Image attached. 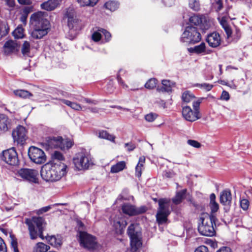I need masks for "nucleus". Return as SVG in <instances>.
<instances>
[{"mask_svg": "<svg viewBox=\"0 0 252 252\" xmlns=\"http://www.w3.org/2000/svg\"><path fill=\"white\" fill-rule=\"evenodd\" d=\"M182 115L186 120L190 122H194L201 118V115H198L197 112L192 111L189 106L183 108Z\"/></svg>", "mask_w": 252, "mask_h": 252, "instance_id": "17", "label": "nucleus"}, {"mask_svg": "<svg viewBox=\"0 0 252 252\" xmlns=\"http://www.w3.org/2000/svg\"><path fill=\"white\" fill-rule=\"evenodd\" d=\"M125 147H127V151H132L136 147L135 145L132 143H127L125 144Z\"/></svg>", "mask_w": 252, "mask_h": 252, "instance_id": "63", "label": "nucleus"}, {"mask_svg": "<svg viewBox=\"0 0 252 252\" xmlns=\"http://www.w3.org/2000/svg\"><path fill=\"white\" fill-rule=\"evenodd\" d=\"M201 39L200 33L197 28L192 26L187 27L181 37V41L186 44H195Z\"/></svg>", "mask_w": 252, "mask_h": 252, "instance_id": "6", "label": "nucleus"}, {"mask_svg": "<svg viewBox=\"0 0 252 252\" xmlns=\"http://www.w3.org/2000/svg\"><path fill=\"white\" fill-rule=\"evenodd\" d=\"M216 252H232L231 249L228 247H223L220 248Z\"/></svg>", "mask_w": 252, "mask_h": 252, "instance_id": "64", "label": "nucleus"}, {"mask_svg": "<svg viewBox=\"0 0 252 252\" xmlns=\"http://www.w3.org/2000/svg\"><path fill=\"white\" fill-rule=\"evenodd\" d=\"M51 208V206L49 205L47 206H45L41 208L37 211V214L40 215L44 213L48 212Z\"/></svg>", "mask_w": 252, "mask_h": 252, "instance_id": "60", "label": "nucleus"}, {"mask_svg": "<svg viewBox=\"0 0 252 252\" xmlns=\"http://www.w3.org/2000/svg\"><path fill=\"white\" fill-rule=\"evenodd\" d=\"M25 224L28 226L30 239L36 240L38 237L44 239L43 232L44 230L45 223L41 217H32L25 219Z\"/></svg>", "mask_w": 252, "mask_h": 252, "instance_id": "2", "label": "nucleus"}, {"mask_svg": "<svg viewBox=\"0 0 252 252\" xmlns=\"http://www.w3.org/2000/svg\"><path fill=\"white\" fill-rule=\"evenodd\" d=\"M186 192V189H184L181 191H178L175 196L172 198L173 202L175 204L181 203L185 198Z\"/></svg>", "mask_w": 252, "mask_h": 252, "instance_id": "29", "label": "nucleus"}, {"mask_svg": "<svg viewBox=\"0 0 252 252\" xmlns=\"http://www.w3.org/2000/svg\"><path fill=\"white\" fill-rule=\"evenodd\" d=\"M193 87H199V88L206 91H209L212 89L213 85L206 83L202 84L196 83L193 84Z\"/></svg>", "mask_w": 252, "mask_h": 252, "instance_id": "42", "label": "nucleus"}, {"mask_svg": "<svg viewBox=\"0 0 252 252\" xmlns=\"http://www.w3.org/2000/svg\"><path fill=\"white\" fill-rule=\"evenodd\" d=\"M99 31L104 35L106 41L108 42L110 40L111 34L109 32L103 29H99Z\"/></svg>", "mask_w": 252, "mask_h": 252, "instance_id": "52", "label": "nucleus"}, {"mask_svg": "<svg viewBox=\"0 0 252 252\" xmlns=\"http://www.w3.org/2000/svg\"><path fill=\"white\" fill-rule=\"evenodd\" d=\"M66 168L67 166L61 161L48 163L42 166L41 176L47 182H56L66 174Z\"/></svg>", "mask_w": 252, "mask_h": 252, "instance_id": "1", "label": "nucleus"}, {"mask_svg": "<svg viewBox=\"0 0 252 252\" xmlns=\"http://www.w3.org/2000/svg\"><path fill=\"white\" fill-rule=\"evenodd\" d=\"M28 155L31 160L36 164H43L46 160V156L43 151L34 146L29 148Z\"/></svg>", "mask_w": 252, "mask_h": 252, "instance_id": "11", "label": "nucleus"}, {"mask_svg": "<svg viewBox=\"0 0 252 252\" xmlns=\"http://www.w3.org/2000/svg\"><path fill=\"white\" fill-rule=\"evenodd\" d=\"M31 22L34 27L40 30H45L47 34L50 29V25L48 20L43 17L42 12L33 13L31 17Z\"/></svg>", "mask_w": 252, "mask_h": 252, "instance_id": "9", "label": "nucleus"}, {"mask_svg": "<svg viewBox=\"0 0 252 252\" xmlns=\"http://www.w3.org/2000/svg\"><path fill=\"white\" fill-rule=\"evenodd\" d=\"M10 127V120L4 114H0V133L7 131Z\"/></svg>", "mask_w": 252, "mask_h": 252, "instance_id": "24", "label": "nucleus"}, {"mask_svg": "<svg viewBox=\"0 0 252 252\" xmlns=\"http://www.w3.org/2000/svg\"><path fill=\"white\" fill-rule=\"evenodd\" d=\"M2 159L10 165H17L19 163L17 153L14 148L3 151Z\"/></svg>", "mask_w": 252, "mask_h": 252, "instance_id": "13", "label": "nucleus"}, {"mask_svg": "<svg viewBox=\"0 0 252 252\" xmlns=\"http://www.w3.org/2000/svg\"><path fill=\"white\" fill-rule=\"evenodd\" d=\"M220 23L222 27H223L226 35H227V38H229L230 36H231V33H232V31L230 27L228 26V24L225 20L222 19Z\"/></svg>", "mask_w": 252, "mask_h": 252, "instance_id": "41", "label": "nucleus"}, {"mask_svg": "<svg viewBox=\"0 0 252 252\" xmlns=\"http://www.w3.org/2000/svg\"><path fill=\"white\" fill-rule=\"evenodd\" d=\"M52 157L54 159H57L59 160V161L64 159L63 154L61 152L57 151L54 152ZM57 162H58V161Z\"/></svg>", "mask_w": 252, "mask_h": 252, "instance_id": "48", "label": "nucleus"}, {"mask_svg": "<svg viewBox=\"0 0 252 252\" xmlns=\"http://www.w3.org/2000/svg\"><path fill=\"white\" fill-rule=\"evenodd\" d=\"M124 71L123 69H120L119 72V74L117 75V80L120 84L123 86L124 88H127V86L124 83L123 81L122 80L121 76H120V73L122 72H124Z\"/></svg>", "mask_w": 252, "mask_h": 252, "instance_id": "55", "label": "nucleus"}, {"mask_svg": "<svg viewBox=\"0 0 252 252\" xmlns=\"http://www.w3.org/2000/svg\"><path fill=\"white\" fill-rule=\"evenodd\" d=\"M4 52L6 55L16 53L18 51V45L16 43L12 40L5 42L3 46Z\"/></svg>", "mask_w": 252, "mask_h": 252, "instance_id": "26", "label": "nucleus"}, {"mask_svg": "<svg viewBox=\"0 0 252 252\" xmlns=\"http://www.w3.org/2000/svg\"><path fill=\"white\" fill-rule=\"evenodd\" d=\"M189 7L194 11H198L200 8L199 0H189Z\"/></svg>", "mask_w": 252, "mask_h": 252, "instance_id": "43", "label": "nucleus"}, {"mask_svg": "<svg viewBox=\"0 0 252 252\" xmlns=\"http://www.w3.org/2000/svg\"><path fill=\"white\" fill-rule=\"evenodd\" d=\"M27 130L22 126H17L12 131V137L15 142L22 143L27 139Z\"/></svg>", "mask_w": 252, "mask_h": 252, "instance_id": "15", "label": "nucleus"}, {"mask_svg": "<svg viewBox=\"0 0 252 252\" xmlns=\"http://www.w3.org/2000/svg\"><path fill=\"white\" fill-rule=\"evenodd\" d=\"M232 200V196L230 191L229 189H225L220 193V203L224 206H230Z\"/></svg>", "mask_w": 252, "mask_h": 252, "instance_id": "22", "label": "nucleus"}, {"mask_svg": "<svg viewBox=\"0 0 252 252\" xmlns=\"http://www.w3.org/2000/svg\"><path fill=\"white\" fill-rule=\"evenodd\" d=\"M71 108L76 111H81L82 110V106L79 104L74 102H72V104L71 106Z\"/></svg>", "mask_w": 252, "mask_h": 252, "instance_id": "61", "label": "nucleus"}, {"mask_svg": "<svg viewBox=\"0 0 252 252\" xmlns=\"http://www.w3.org/2000/svg\"><path fill=\"white\" fill-rule=\"evenodd\" d=\"M189 51L190 53L202 55L209 54L211 52L210 50L206 48L205 43L204 42H202L198 45L189 48Z\"/></svg>", "mask_w": 252, "mask_h": 252, "instance_id": "20", "label": "nucleus"}, {"mask_svg": "<svg viewBox=\"0 0 252 252\" xmlns=\"http://www.w3.org/2000/svg\"><path fill=\"white\" fill-rule=\"evenodd\" d=\"M78 240L80 245L89 250L95 249L97 243L95 237L85 231H80L78 234Z\"/></svg>", "mask_w": 252, "mask_h": 252, "instance_id": "8", "label": "nucleus"}, {"mask_svg": "<svg viewBox=\"0 0 252 252\" xmlns=\"http://www.w3.org/2000/svg\"><path fill=\"white\" fill-rule=\"evenodd\" d=\"M18 176L24 181L32 184H38V172L37 170L29 168H21L17 172Z\"/></svg>", "mask_w": 252, "mask_h": 252, "instance_id": "10", "label": "nucleus"}, {"mask_svg": "<svg viewBox=\"0 0 252 252\" xmlns=\"http://www.w3.org/2000/svg\"><path fill=\"white\" fill-rule=\"evenodd\" d=\"M45 238L50 245L56 248H60L62 245V237L61 235H47Z\"/></svg>", "mask_w": 252, "mask_h": 252, "instance_id": "21", "label": "nucleus"}, {"mask_svg": "<svg viewBox=\"0 0 252 252\" xmlns=\"http://www.w3.org/2000/svg\"><path fill=\"white\" fill-rule=\"evenodd\" d=\"M157 83V80L155 78L150 79L145 84L146 88L148 89H153L156 87Z\"/></svg>", "mask_w": 252, "mask_h": 252, "instance_id": "45", "label": "nucleus"}, {"mask_svg": "<svg viewBox=\"0 0 252 252\" xmlns=\"http://www.w3.org/2000/svg\"><path fill=\"white\" fill-rule=\"evenodd\" d=\"M189 21L191 24L199 26L203 31L208 30L211 26L209 21L202 15L194 14L190 17Z\"/></svg>", "mask_w": 252, "mask_h": 252, "instance_id": "12", "label": "nucleus"}, {"mask_svg": "<svg viewBox=\"0 0 252 252\" xmlns=\"http://www.w3.org/2000/svg\"><path fill=\"white\" fill-rule=\"evenodd\" d=\"M220 99L223 100L228 101L230 99L229 93L227 91H223L220 96Z\"/></svg>", "mask_w": 252, "mask_h": 252, "instance_id": "57", "label": "nucleus"}, {"mask_svg": "<svg viewBox=\"0 0 252 252\" xmlns=\"http://www.w3.org/2000/svg\"><path fill=\"white\" fill-rule=\"evenodd\" d=\"M126 166V162L124 161H119L111 167V172L113 173H118L124 170Z\"/></svg>", "mask_w": 252, "mask_h": 252, "instance_id": "31", "label": "nucleus"}, {"mask_svg": "<svg viewBox=\"0 0 252 252\" xmlns=\"http://www.w3.org/2000/svg\"><path fill=\"white\" fill-rule=\"evenodd\" d=\"M101 33V32L99 31V30H98L97 31L94 32L92 35L93 40L95 42L99 41L102 37Z\"/></svg>", "mask_w": 252, "mask_h": 252, "instance_id": "46", "label": "nucleus"}, {"mask_svg": "<svg viewBox=\"0 0 252 252\" xmlns=\"http://www.w3.org/2000/svg\"><path fill=\"white\" fill-rule=\"evenodd\" d=\"M112 223L115 227L116 232L121 234L123 232L124 228L127 225L126 220L123 218H116L112 222Z\"/></svg>", "mask_w": 252, "mask_h": 252, "instance_id": "25", "label": "nucleus"}, {"mask_svg": "<svg viewBox=\"0 0 252 252\" xmlns=\"http://www.w3.org/2000/svg\"><path fill=\"white\" fill-rule=\"evenodd\" d=\"M206 40L209 46L213 48L218 47L221 43L220 35L216 32L208 34Z\"/></svg>", "mask_w": 252, "mask_h": 252, "instance_id": "19", "label": "nucleus"}, {"mask_svg": "<svg viewBox=\"0 0 252 252\" xmlns=\"http://www.w3.org/2000/svg\"><path fill=\"white\" fill-rule=\"evenodd\" d=\"M98 137L100 138L107 139L111 142H115V136L109 133L106 130L100 131L98 133Z\"/></svg>", "mask_w": 252, "mask_h": 252, "instance_id": "33", "label": "nucleus"}, {"mask_svg": "<svg viewBox=\"0 0 252 252\" xmlns=\"http://www.w3.org/2000/svg\"><path fill=\"white\" fill-rule=\"evenodd\" d=\"M187 143L192 147L196 148H198L201 146V144L198 142L194 140H188Z\"/></svg>", "mask_w": 252, "mask_h": 252, "instance_id": "54", "label": "nucleus"}, {"mask_svg": "<svg viewBox=\"0 0 252 252\" xmlns=\"http://www.w3.org/2000/svg\"><path fill=\"white\" fill-rule=\"evenodd\" d=\"M174 86V83L169 80H163L162 81V86L158 87L157 90L161 92H171L172 88Z\"/></svg>", "mask_w": 252, "mask_h": 252, "instance_id": "27", "label": "nucleus"}, {"mask_svg": "<svg viewBox=\"0 0 252 252\" xmlns=\"http://www.w3.org/2000/svg\"><path fill=\"white\" fill-rule=\"evenodd\" d=\"M46 34L47 32H45V30H40L34 27L31 35L34 39H41Z\"/></svg>", "mask_w": 252, "mask_h": 252, "instance_id": "30", "label": "nucleus"}, {"mask_svg": "<svg viewBox=\"0 0 252 252\" xmlns=\"http://www.w3.org/2000/svg\"><path fill=\"white\" fill-rule=\"evenodd\" d=\"M194 252H208V249L206 246L202 245L197 248Z\"/></svg>", "mask_w": 252, "mask_h": 252, "instance_id": "58", "label": "nucleus"}, {"mask_svg": "<svg viewBox=\"0 0 252 252\" xmlns=\"http://www.w3.org/2000/svg\"><path fill=\"white\" fill-rule=\"evenodd\" d=\"M98 0H77V2L81 6H94Z\"/></svg>", "mask_w": 252, "mask_h": 252, "instance_id": "38", "label": "nucleus"}, {"mask_svg": "<svg viewBox=\"0 0 252 252\" xmlns=\"http://www.w3.org/2000/svg\"><path fill=\"white\" fill-rule=\"evenodd\" d=\"M240 206L244 210H247L249 206V201L246 199L240 200Z\"/></svg>", "mask_w": 252, "mask_h": 252, "instance_id": "49", "label": "nucleus"}, {"mask_svg": "<svg viewBox=\"0 0 252 252\" xmlns=\"http://www.w3.org/2000/svg\"><path fill=\"white\" fill-rule=\"evenodd\" d=\"M195 96L189 91H186L182 94V98L183 101L186 103H189L193 100Z\"/></svg>", "mask_w": 252, "mask_h": 252, "instance_id": "34", "label": "nucleus"}, {"mask_svg": "<svg viewBox=\"0 0 252 252\" xmlns=\"http://www.w3.org/2000/svg\"><path fill=\"white\" fill-rule=\"evenodd\" d=\"M157 117V115L156 114L151 113L146 115L145 117V119L147 121L152 122L156 119Z\"/></svg>", "mask_w": 252, "mask_h": 252, "instance_id": "53", "label": "nucleus"}, {"mask_svg": "<svg viewBox=\"0 0 252 252\" xmlns=\"http://www.w3.org/2000/svg\"><path fill=\"white\" fill-rule=\"evenodd\" d=\"M73 161L75 166L78 170L87 169L92 163L91 156L84 151L77 153L73 158Z\"/></svg>", "mask_w": 252, "mask_h": 252, "instance_id": "7", "label": "nucleus"}, {"mask_svg": "<svg viewBox=\"0 0 252 252\" xmlns=\"http://www.w3.org/2000/svg\"><path fill=\"white\" fill-rule=\"evenodd\" d=\"M241 36V33L240 31L238 29H236L234 31L232 32L231 36L227 39L231 41L236 42L240 39Z\"/></svg>", "mask_w": 252, "mask_h": 252, "instance_id": "36", "label": "nucleus"}, {"mask_svg": "<svg viewBox=\"0 0 252 252\" xmlns=\"http://www.w3.org/2000/svg\"><path fill=\"white\" fill-rule=\"evenodd\" d=\"M130 247L127 252H140L142 246L141 229L138 223H132L127 228Z\"/></svg>", "mask_w": 252, "mask_h": 252, "instance_id": "3", "label": "nucleus"}, {"mask_svg": "<svg viewBox=\"0 0 252 252\" xmlns=\"http://www.w3.org/2000/svg\"><path fill=\"white\" fill-rule=\"evenodd\" d=\"M158 208L156 214L157 221L159 224L165 223L167 220V217L170 214L172 208L169 200L162 198L158 200Z\"/></svg>", "mask_w": 252, "mask_h": 252, "instance_id": "5", "label": "nucleus"}, {"mask_svg": "<svg viewBox=\"0 0 252 252\" xmlns=\"http://www.w3.org/2000/svg\"><path fill=\"white\" fill-rule=\"evenodd\" d=\"M62 140L61 137H47L46 139L45 144L47 149L59 148L61 149L62 146Z\"/></svg>", "mask_w": 252, "mask_h": 252, "instance_id": "18", "label": "nucleus"}, {"mask_svg": "<svg viewBox=\"0 0 252 252\" xmlns=\"http://www.w3.org/2000/svg\"><path fill=\"white\" fill-rule=\"evenodd\" d=\"M213 6L217 11H220L222 8V2L221 0H216L213 3Z\"/></svg>", "mask_w": 252, "mask_h": 252, "instance_id": "50", "label": "nucleus"}, {"mask_svg": "<svg viewBox=\"0 0 252 252\" xmlns=\"http://www.w3.org/2000/svg\"><path fill=\"white\" fill-rule=\"evenodd\" d=\"M64 17L67 18V25L69 29L77 30L80 29V21L76 18L74 12L71 11H67Z\"/></svg>", "mask_w": 252, "mask_h": 252, "instance_id": "16", "label": "nucleus"}, {"mask_svg": "<svg viewBox=\"0 0 252 252\" xmlns=\"http://www.w3.org/2000/svg\"><path fill=\"white\" fill-rule=\"evenodd\" d=\"M50 248V246L43 243L38 242L34 247L33 252H46Z\"/></svg>", "mask_w": 252, "mask_h": 252, "instance_id": "32", "label": "nucleus"}, {"mask_svg": "<svg viewBox=\"0 0 252 252\" xmlns=\"http://www.w3.org/2000/svg\"><path fill=\"white\" fill-rule=\"evenodd\" d=\"M122 210L124 214L132 216L145 213L147 208L144 206L136 207L134 205L129 203H126L122 206Z\"/></svg>", "mask_w": 252, "mask_h": 252, "instance_id": "14", "label": "nucleus"}, {"mask_svg": "<svg viewBox=\"0 0 252 252\" xmlns=\"http://www.w3.org/2000/svg\"><path fill=\"white\" fill-rule=\"evenodd\" d=\"M81 102H84L90 104L96 105L97 104L98 101L95 100L91 99L88 98L83 97L81 99H78Z\"/></svg>", "mask_w": 252, "mask_h": 252, "instance_id": "51", "label": "nucleus"}, {"mask_svg": "<svg viewBox=\"0 0 252 252\" xmlns=\"http://www.w3.org/2000/svg\"><path fill=\"white\" fill-rule=\"evenodd\" d=\"M0 252H6V245L1 237H0Z\"/></svg>", "mask_w": 252, "mask_h": 252, "instance_id": "59", "label": "nucleus"}, {"mask_svg": "<svg viewBox=\"0 0 252 252\" xmlns=\"http://www.w3.org/2000/svg\"><path fill=\"white\" fill-rule=\"evenodd\" d=\"M143 169V166L137 165L135 167V175L136 177L138 178L141 177Z\"/></svg>", "mask_w": 252, "mask_h": 252, "instance_id": "56", "label": "nucleus"}, {"mask_svg": "<svg viewBox=\"0 0 252 252\" xmlns=\"http://www.w3.org/2000/svg\"><path fill=\"white\" fill-rule=\"evenodd\" d=\"M119 4L115 1H109L105 3V7L106 9L114 11L119 7Z\"/></svg>", "mask_w": 252, "mask_h": 252, "instance_id": "40", "label": "nucleus"}, {"mask_svg": "<svg viewBox=\"0 0 252 252\" xmlns=\"http://www.w3.org/2000/svg\"><path fill=\"white\" fill-rule=\"evenodd\" d=\"M12 34L15 38H22L24 37V29L21 26H18L12 32Z\"/></svg>", "mask_w": 252, "mask_h": 252, "instance_id": "37", "label": "nucleus"}, {"mask_svg": "<svg viewBox=\"0 0 252 252\" xmlns=\"http://www.w3.org/2000/svg\"><path fill=\"white\" fill-rule=\"evenodd\" d=\"M30 50L31 46L30 42L27 41H25L22 45L21 48V52L22 54L25 56H29L30 53Z\"/></svg>", "mask_w": 252, "mask_h": 252, "instance_id": "39", "label": "nucleus"}, {"mask_svg": "<svg viewBox=\"0 0 252 252\" xmlns=\"http://www.w3.org/2000/svg\"><path fill=\"white\" fill-rule=\"evenodd\" d=\"M62 0H48L41 4V8L46 11H52L61 3Z\"/></svg>", "mask_w": 252, "mask_h": 252, "instance_id": "23", "label": "nucleus"}, {"mask_svg": "<svg viewBox=\"0 0 252 252\" xmlns=\"http://www.w3.org/2000/svg\"><path fill=\"white\" fill-rule=\"evenodd\" d=\"M216 218L214 215L204 214L201 218V224L198 227V230L200 234L212 237L215 235L216 231L214 225H216Z\"/></svg>", "mask_w": 252, "mask_h": 252, "instance_id": "4", "label": "nucleus"}, {"mask_svg": "<svg viewBox=\"0 0 252 252\" xmlns=\"http://www.w3.org/2000/svg\"><path fill=\"white\" fill-rule=\"evenodd\" d=\"M209 206L211 209V215L217 212L219 209V204L216 201V195L214 193L211 194L210 196Z\"/></svg>", "mask_w": 252, "mask_h": 252, "instance_id": "28", "label": "nucleus"}, {"mask_svg": "<svg viewBox=\"0 0 252 252\" xmlns=\"http://www.w3.org/2000/svg\"><path fill=\"white\" fill-rule=\"evenodd\" d=\"M201 102V100L198 99L196 101H194L193 102V104H192L194 111L195 112H197V114L198 115H200L199 109V106H200Z\"/></svg>", "mask_w": 252, "mask_h": 252, "instance_id": "47", "label": "nucleus"}, {"mask_svg": "<svg viewBox=\"0 0 252 252\" xmlns=\"http://www.w3.org/2000/svg\"><path fill=\"white\" fill-rule=\"evenodd\" d=\"M13 93L15 95L23 98H28L32 95L29 92L24 90H15Z\"/></svg>", "mask_w": 252, "mask_h": 252, "instance_id": "35", "label": "nucleus"}, {"mask_svg": "<svg viewBox=\"0 0 252 252\" xmlns=\"http://www.w3.org/2000/svg\"><path fill=\"white\" fill-rule=\"evenodd\" d=\"M61 149L64 151L68 150L73 146V142L70 140H64L62 138Z\"/></svg>", "mask_w": 252, "mask_h": 252, "instance_id": "44", "label": "nucleus"}, {"mask_svg": "<svg viewBox=\"0 0 252 252\" xmlns=\"http://www.w3.org/2000/svg\"><path fill=\"white\" fill-rule=\"evenodd\" d=\"M11 245L14 252H19L16 240L12 239L11 242Z\"/></svg>", "mask_w": 252, "mask_h": 252, "instance_id": "62", "label": "nucleus"}]
</instances>
